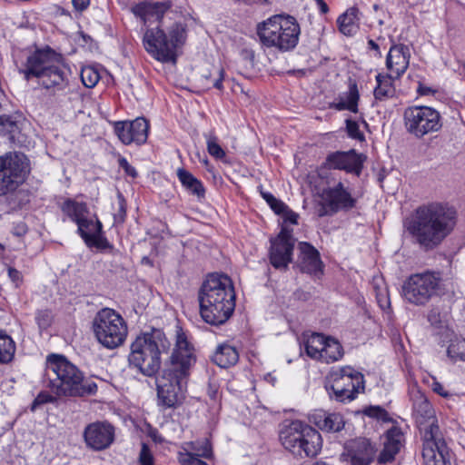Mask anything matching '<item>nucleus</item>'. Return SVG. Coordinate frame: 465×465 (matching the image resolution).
Here are the masks:
<instances>
[{
  "label": "nucleus",
  "instance_id": "nucleus-16",
  "mask_svg": "<svg viewBox=\"0 0 465 465\" xmlns=\"http://www.w3.org/2000/svg\"><path fill=\"white\" fill-rule=\"evenodd\" d=\"M367 157L355 149L335 151L327 154L321 169L344 171L360 176Z\"/></svg>",
  "mask_w": 465,
  "mask_h": 465
},
{
  "label": "nucleus",
  "instance_id": "nucleus-49",
  "mask_svg": "<svg viewBox=\"0 0 465 465\" xmlns=\"http://www.w3.org/2000/svg\"><path fill=\"white\" fill-rule=\"evenodd\" d=\"M56 395L51 394L49 391H41L37 396L35 398L31 404V411H35L38 407L46 404V403H55L57 401Z\"/></svg>",
  "mask_w": 465,
  "mask_h": 465
},
{
  "label": "nucleus",
  "instance_id": "nucleus-59",
  "mask_svg": "<svg viewBox=\"0 0 465 465\" xmlns=\"http://www.w3.org/2000/svg\"><path fill=\"white\" fill-rule=\"evenodd\" d=\"M437 93L436 89L430 86H427L421 82H419L417 87V94L420 96L434 95Z\"/></svg>",
  "mask_w": 465,
  "mask_h": 465
},
{
  "label": "nucleus",
  "instance_id": "nucleus-18",
  "mask_svg": "<svg viewBox=\"0 0 465 465\" xmlns=\"http://www.w3.org/2000/svg\"><path fill=\"white\" fill-rule=\"evenodd\" d=\"M394 422L396 424L388 429L381 437V449L377 454L379 465L392 464L405 447V433L401 427L396 421Z\"/></svg>",
  "mask_w": 465,
  "mask_h": 465
},
{
  "label": "nucleus",
  "instance_id": "nucleus-5",
  "mask_svg": "<svg viewBox=\"0 0 465 465\" xmlns=\"http://www.w3.org/2000/svg\"><path fill=\"white\" fill-rule=\"evenodd\" d=\"M203 320L214 326L225 323L235 309V292L232 279L224 273H210L198 294Z\"/></svg>",
  "mask_w": 465,
  "mask_h": 465
},
{
  "label": "nucleus",
  "instance_id": "nucleus-4",
  "mask_svg": "<svg viewBox=\"0 0 465 465\" xmlns=\"http://www.w3.org/2000/svg\"><path fill=\"white\" fill-rule=\"evenodd\" d=\"M44 377L45 387L58 397H85L98 391L97 384L85 380L84 372L62 354L47 355Z\"/></svg>",
  "mask_w": 465,
  "mask_h": 465
},
{
  "label": "nucleus",
  "instance_id": "nucleus-56",
  "mask_svg": "<svg viewBox=\"0 0 465 465\" xmlns=\"http://www.w3.org/2000/svg\"><path fill=\"white\" fill-rule=\"evenodd\" d=\"M430 387L434 393L441 396L442 398L449 399L451 397V393L446 390L436 378H432V383Z\"/></svg>",
  "mask_w": 465,
  "mask_h": 465
},
{
  "label": "nucleus",
  "instance_id": "nucleus-64",
  "mask_svg": "<svg viewBox=\"0 0 465 465\" xmlns=\"http://www.w3.org/2000/svg\"><path fill=\"white\" fill-rule=\"evenodd\" d=\"M143 262H145V263H151V262H150V261H149V259H148V258H146V257H144V258L143 259Z\"/></svg>",
  "mask_w": 465,
  "mask_h": 465
},
{
  "label": "nucleus",
  "instance_id": "nucleus-2",
  "mask_svg": "<svg viewBox=\"0 0 465 465\" xmlns=\"http://www.w3.org/2000/svg\"><path fill=\"white\" fill-rule=\"evenodd\" d=\"M196 362L193 345L183 331H178L173 350L170 365L163 371L157 383V405L163 410L176 409L186 396L191 370Z\"/></svg>",
  "mask_w": 465,
  "mask_h": 465
},
{
  "label": "nucleus",
  "instance_id": "nucleus-58",
  "mask_svg": "<svg viewBox=\"0 0 465 465\" xmlns=\"http://www.w3.org/2000/svg\"><path fill=\"white\" fill-rule=\"evenodd\" d=\"M15 126V123L12 120L11 116L6 114L0 115V127H4L7 132H12Z\"/></svg>",
  "mask_w": 465,
  "mask_h": 465
},
{
  "label": "nucleus",
  "instance_id": "nucleus-34",
  "mask_svg": "<svg viewBox=\"0 0 465 465\" xmlns=\"http://www.w3.org/2000/svg\"><path fill=\"white\" fill-rule=\"evenodd\" d=\"M343 355L344 351L341 343L337 339L327 336L320 361L325 363H332L340 361Z\"/></svg>",
  "mask_w": 465,
  "mask_h": 465
},
{
  "label": "nucleus",
  "instance_id": "nucleus-45",
  "mask_svg": "<svg viewBox=\"0 0 465 465\" xmlns=\"http://www.w3.org/2000/svg\"><path fill=\"white\" fill-rule=\"evenodd\" d=\"M345 131L349 138L359 141L361 143L365 141V135L360 130V125L357 121L351 118L346 119Z\"/></svg>",
  "mask_w": 465,
  "mask_h": 465
},
{
  "label": "nucleus",
  "instance_id": "nucleus-3",
  "mask_svg": "<svg viewBox=\"0 0 465 465\" xmlns=\"http://www.w3.org/2000/svg\"><path fill=\"white\" fill-rule=\"evenodd\" d=\"M457 212L447 203L431 202L418 206L403 221L408 233L425 250H433L453 232Z\"/></svg>",
  "mask_w": 465,
  "mask_h": 465
},
{
  "label": "nucleus",
  "instance_id": "nucleus-23",
  "mask_svg": "<svg viewBox=\"0 0 465 465\" xmlns=\"http://www.w3.org/2000/svg\"><path fill=\"white\" fill-rule=\"evenodd\" d=\"M298 249L300 271L315 278H321L325 266L320 252L309 242H300Z\"/></svg>",
  "mask_w": 465,
  "mask_h": 465
},
{
  "label": "nucleus",
  "instance_id": "nucleus-13",
  "mask_svg": "<svg viewBox=\"0 0 465 465\" xmlns=\"http://www.w3.org/2000/svg\"><path fill=\"white\" fill-rule=\"evenodd\" d=\"M440 283V276L433 272L411 274L402 285L403 296L410 303L423 306L437 294Z\"/></svg>",
  "mask_w": 465,
  "mask_h": 465
},
{
  "label": "nucleus",
  "instance_id": "nucleus-52",
  "mask_svg": "<svg viewBox=\"0 0 465 465\" xmlns=\"http://www.w3.org/2000/svg\"><path fill=\"white\" fill-rule=\"evenodd\" d=\"M272 240L283 243H292L293 245L295 243V239L292 236V229L286 226H282L277 236Z\"/></svg>",
  "mask_w": 465,
  "mask_h": 465
},
{
  "label": "nucleus",
  "instance_id": "nucleus-19",
  "mask_svg": "<svg viewBox=\"0 0 465 465\" xmlns=\"http://www.w3.org/2000/svg\"><path fill=\"white\" fill-rule=\"evenodd\" d=\"M62 54L50 46L38 48L28 55L25 68L20 72L26 81L32 78L38 79L52 64L62 61Z\"/></svg>",
  "mask_w": 465,
  "mask_h": 465
},
{
  "label": "nucleus",
  "instance_id": "nucleus-29",
  "mask_svg": "<svg viewBox=\"0 0 465 465\" xmlns=\"http://www.w3.org/2000/svg\"><path fill=\"white\" fill-rule=\"evenodd\" d=\"M339 32L347 36L352 37L357 35L361 25V12L357 6L349 7L337 18Z\"/></svg>",
  "mask_w": 465,
  "mask_h": 465
},
{
  "label": "nucleus",
  "instance_id": "nucleus-43",
  "mask_svg": "<svg viewBox=\"0 0 465 465\" xmlns=\"http://www.w3.org/2000/svg\"><path fill=\"white\" fill-rule=\"evenodd\" d=\"M363 413L369 418L375 419L382 422L394 421L390 413L381 406H369L364 409Z\"/></svg>",
  "mask_w": 465,
  "mask_h": 465
},
{
  "label": "nucleus",
  "instance_id": "nucleus-41",
  "mask_svg": "<svg viewBox=\"0 0 465 465\" xmlns=\"http://www.w3.org/2000/svg\"><path fill=\"white\" fill-rule=\"evenodd\" d=\"M54 319V313L50 309L37 310L35 314V323L41 332L47 331L52 326Z\"/></svg>",
  "mask_w": 465,
  "mask_h": 465
},
{
  "label": "nucleus",
  "instance_id": "nucleus-36",
  "mask_svg": "<svg viewBox=\"0 0 465 465\" xmlns=\"http://www.w3.org/2000/svg\"><path fill=\"white\" fill-rule=\"evenodd\" d=\"M326 338L327 336L319 332H313L308 336L304 343L306 354L313 360L320 361L322 356Z\"/></svg>",
  "mask_w": 465,
  "mask_h": 465
},
{
  "label": "nucleus",
  "instance_id": "nucleus-38",
  "mask_svg": "<svg viewBox=\"0 0 465 465\" xmlns=\"http://www.w3.org/2000/svg\"><path fill=\"white\" fill-rule=\"evenodd\" d=\"M16 345L5 330L0 329V364H7L14 359Z\"/></svg>",
  "mask_w": 465,
  "mask_h": 465
},
{
  "label": "nucleus",
  "instance_id": "nucleus-10",
  "mask_svg": "<svg viewBox=\"0 0 465 465\" xmlns=\"http://www.w3.org/2000/svg\"><path fill=\"white\" fill-rule=\"evenodd\" d=\"M93 328L99 343L107 349L121 346L128 334L125 320L111 308H103L96 313Z\"/></svg>",
  "mask_w": 465,
  "mask_h": 465
},
{
  "label": "nucleus",
  "instance_id": "nucleus-55",
  "mask_svg": "<svg viewBox=\"0 0 465 465\" xmlns=\"http://www.w3.org/2000/svg\"><path fill=\"white\" fill-rule=\"evenodd\" d=\"M186 190L198 197V199L204 198L205 196V188L201 180L197 179L195 183H193L192 185L186 188Z\"/></svg>",
  "mask_w": 465,
  "mask_h": 465
},
{
  "label": "nucleus",
  "instance_id": "nucleus-63",
  "mask_svg": "<svg viewBox=\"0 0 465 465\" xmlns=\"http://www.w3.org/2000/svg\"><path fill=\"white\" fill-rule=\"evenodd\" d=\"M316 4L321 14L325 15L330 11L327 3L324 0H316Z\"/></svg>",
  "mask_w": 465,
  "mask_h": 465
},
{
  "label": "nucleus",
  "instance_id": "nucleus-27",
  "mask_svg": "<svg viewBox=\"0 0 465 465\" xmlns=\"http://www.w3.org/2000/svg\"><path fill=\"white\" fill-rule=\"evenodd\" d=\"M309 420L319 430L327 433L340 432L345 427V420L341 413L324 410L313 411L309 415Z\"/></svg>",
  "mask_w": 465,
  "mask_h": 465
},
{
  "label": "nucleus",
  "instance_id": "nucleus-8",
  "mask_svg": "<svg viewBox=\"0 0 465 465\" xmlns=\"http://www.w3.org/2000/svg\"><path fill=\"white\" fill-rule=\"evenodd\" d=\"M282 447L296 459L316 457L322 447V438L312 426L300 420H293L283 426L279 433Z\"/></svg>",
  "mask_w": 465,
  "mask_h": 465
},
{
  "label": "nucleus",
  "instance_id": "nucleus-7",
  "mask_svg": "<svg viewBox=\"0 0 465 465\" xmlns=\"http://www.w3.org/2000/svg\"><path fill=\"white\" fill-rule=\"evenodd\" d=\"M165 336L160 331L153 329L149 332H142L131 343L128 361L130 366L147 377L158 373L162 365L161 347H164Z\"/></svg>",
  "mask_w": 465,
  "mask_h": 465
},
{
  "label": "nucleus",
  "instance_id": "nucleus-28",
  "mask_svg": "<svg viewBox=\"0 0 465 465\" xmlns=\"http://www.w3.org/2000/svg\"><path fill=\"white\" fill-rule=\"evenodd\" d=\"M268 258L270 264L276 270H286L292 262L294 246L292 243H283L274 240L270 241Z\"/></svg>",
  "mask_w": 465,
  "mask_h": 465
},
{
  "label": "nucleus",
  "instance_id": "nucleus-40",
  "mask_svg": "<svg viewBox=\"0 0 465 465\" xmlns=\"http://www.w3.org/2000/svg\"><path fill=\"white\" fill-rule=\"evenodd\" d=\"M117 207L113 213L114 225H122L127 218V201L120 191L116 194Z\"/></svg>",
  "mask_w": 465,
  "mask_h": 465
},
{
  "label": "nucleus",
  "instance_id": "nucleus-20",
  "mask_svg": "<svg viewBox=\"0 0 465 465\" xmlns=\"http://www.w3.org/2000/svg\"><path fill=\"white\" fill-rule=\"evenodd\" d=\"M83 437L88 448L95 451L104 450L114 441L115 428L107 420L94 421L84 428Z\"/></svg>",
  "mask_w": 465,
  "mask_h": 465
},
{
  "label": "nucleus",
  "instance_id": "nucleus-62",
  "mask_svg": "<svg viewBox=\"0 0 465 465\" xmlns=\"http://www.w3.org/2000/svg\"><path fill=\"white\" fill-rule=\"evenodd\" d=\"M8 276L11 279V281L14 282L22 281L21 272L14 267L8 268Z\"/></svg>",
  "mask_w": 465,
  "mask_h": 465
},
{
  "label": "nucleus",
  "instance_id": "nucleus-22",
  "mask_svg": "<svg viewBox=\"0 0 465 465\" xmlns=\"http://www.w3.org/2000/svg\"><path fill=\"white\" fill-rule=\"evenodd\" d=\"M412 415L420 430L421 438L431 429L433 435L441 433L435 410L430 401L423 394L418 396L412 406Z\"/></svg>",
  "mask_w": 465,
  "mask_h": 465
},
{
  "label": "nucleus",
  "instance_id": "nucleus-53",
  "mask_svg": "<svg viewBox=\"0 0 465 465\" xmlns=\"http://www.w3.org/2000/svg\"><path fill=\"white\" fill-rule=\"evenodd\" d=\"M117 162L119 166L124 170V173L127 176H130L134 179H135L138 176L136 169L129 163L128 160L125 157L120 155L117 159Z\"/></svg>",
  "mask_w": 465,
  "mask_h": 465
},
{
  "label": "nucleus",
  "instance_id": "nucleus-15",
  "mask_svg": "<svg viewBox=\"0 0 465 465\" xmlns=\"http://www.w3.org/2000/svg\"><path fill=\"white\" fill-rule=\"evenodd\" d=\"M112 125L114 134L124 145L134 143L141 146L147 142L150 123L143 116L132 121H115Z\"/></svg>",
  "mask_w": 465,
  "mask_h": 465
},
{
  "label": "nucleus",
  "instance_id": "nucleus-57",
  "mask_svg": "<svg viewBox=\"0 0 465 465\" xmlns=\"http://www.w3.org/2000/svg\"><path fill=\"white\" fill-rule=\"evenodd\" d=\"M280 215L282 216L284 223H289L293 225L298 224L299 215L290 209L289 206H287L286 211L282 212Z\"/></svg>",
  "mask_w": 465,
  "mask_h": 465
},
{
  "label": "nucleus",
  "instance_id": "nucleus-12",
  "mask_svg": "<svg viewBox=\"0 0 465 465\" xmlns=\"http://www.w3.org/2000/svg\"><path fill=\"white\" fill-rule=\"evenodd\" d=\"M406 131L417 139L437 133L442 128V117L438 110L428 105H411L403 113Z\"/></svg>",
  "mask_w": 465,
  "mask_h": 465
},
{
  "label": "nucleus",
  "instance_id": "nucleus-31",
  "mask_svg": "<svg viewBox=\"0 0 465 465\" xmlns=\"http://www.w3.org/2000/svg\"><path fill=\"white\" fill-rule=\"evenodd\" d=\"M400 78L394 77V74L388 73H378L375 76L376 85L373 90L374 99L378 102H385L394 97L396 93L395 81Z\"/></svg>",
  "mask_w": 465,
  "mask_h": 465
},
{
  "label": "nucleus",
  "instance_id": "nucleus-21",
  "mask_svg": "<svg viewBox=\"0 0 465 465\" xmlns=\"http://www.w3.org/2000/svg\"><path fill=\"white\" fill-rule=\"evenodd\" d=\"M341 458L349 465H371L377 460V449L370 439L356 438L345 445Z\"/></svg>",
  "mask_w": 465,
  "mask_h": 465
},
{
  "label": "nucleus",
  "instance_id": "nucleus-11",
  "mask_svg": "<svg viewBox=\"0 0 465 465\" xmlns=\"http://www.w3.org/2000/svg\"><path fill=\"white\" fill-rule=\"evenodd\" d=\"M30 171V161L23 153L8 152L0 156V196L15 192Z\"/></svg>",
  "mask_w": 465,
  "mask_h": 465
},
{
  "label": "nucleus",
  "instance_id": "nucleus-6",
  "mask_svg": "<svg viewBox=\"0 0 465 465\" xmlns=\"http://www.w3.org/2000/svg\"><path fill=\"white\" fill-rule=\"evenodd\" d=\"M256 32L263 46L285 53L297 46L301 28L293 16L275 15L259 23Z\"/></svg>",
  "mask_w": 465,
  "mask_h": 465
},
{
  "label": "nucleus",
  "instance_id": "nucleus-48",
  "mask_svg": "<svg viewBox=\"0 0 465 465\" xmlns=\"http://www.w3.org/2000/svg\"><path fill=\"white\" fill-rule=\"evenodd\" d=\"M137 465H155V458L150 446L143 442L137 458Z\"/></svg>",
  "mask_w": 465,
  "mask_h": 465
},
{
  "label": "nucleus",
  "instance_id": "nucleus-17",
  "mask_svg": "<svg viewBox=\"0 0 465 465\" xmlns=\"http://www.w3.org/2000/svg\"><path fill=\"white\" fill-rule=\"evenodd\" d=\"M424 465H451V454L441 433L433 435L430 429L421 438Z\"/></svg>",
  "mask_w": 465,
  "mask_h": 465
},
{
  "label": "nucleus",
  "instance_id": "nucleus-35",
  "mask_svg": "<svg viewBox=\"0 0 465 465\" xmlns=\"http://www.w3.org/2000/svg\"><path fill=\"white\" fill-rule=\"evenodd\" d=\"M225 75V69L220 64L213 65L202 77L205 81L207 89L214 88L218 90L220 94H223L224 92L223 81Z\"/></svg>",
  "mask_w": 465,
  "mask_h": 465
},
{
  "label": "nucleus",
  "instance_id": "nucleus-42",
  "mask_svg": "<svg viewBox=\"0 0 465 465\" xmlns=\"http://www.w3.org/2000/svg\"><path fill=\"white\" fill-rule=\"evenodd\" d=\"M80 76L83 84L87 88L94 87L101 78L98 70L90 65L82 68Z\"/></svg>",
  "mask_w": 465,
  "mask_h": 465
},
{
  "label": "nucleus",
  "instance_id": "nucleus-32",
  "mask_svg": "<svg viewBox=\"0 0 465 465\" xmlns=\"http://www.w3.org/2000/svg\"><path fill=\"white\" fill-rule=\"evenodd\" d=\"M239 359L240 355L237 348L228 342L219 344L212 357L213 362L223 369L236 365Z\"/></svg>",
  "mask_w": 465,
  "mask_h": 465
},
{
  "label": "nucleus",
  "instance_id": "nucleus-39",
  "mask_svg": "<svg viewBox=\"0 0 465 465\" xmlns=\"http://www.w3.org/2000/svg\"><path fill=\"white\" fill-rule=\"evenodd\" d=\"M447 355L453 361H465V339L454 335L450 340Z\"/></svg>",
  "mask_w": 465,
  "mask_h": 465
},
{
  "label": "nucleus",
  "instance_id": "nucleus-51",
  "mask_svg": "<svg viewBox=\"0 0 465 465\" xmlns=\"http://www.w3.org/2000/svg\"><path fill=\"white\" fill-rule=\"evenodd\" d=\"M177 177L185 189L192 185L193 183H195V181L197 178L193 175L189 171L185 170L184 168H178L176 172Z\"/></svg>",
  "mask_w": 465,
  "mask_h": 465
},
{
  "label": "nucleus",
  "instance_id": "nucleus-47",
  "mask_svg": "<svg viewBox=\"0 0 465 465\" xmlns=\"http://www.w3.org/2000/svg\"><path fill=\"white\" fill-rule=\"evenodd\" d=\"M207 151L209 154L216 160H223L226 156L225 151L218 143L216 136H211L207 139Z\"/></svg>",
  "mask_w": 465,
  "mask_h": 465
},
{
  "label": "nucleus",
  "instance_id": "nucleus-61",
  "mask_svg": "<svg viewBox=\"0 0 465 465\" xmlns=\"http://www.w3.org/2000/svg\"><path fill=\"white\" fill-rule=\"evenodd\" d=\"M335 213H332V211H331V207H329L327 203L325 201H322V203H321V207L318 210V216L324 217L328 215H333Z\"/></svg>",
  "mask_w": 465,
  "mask_h": 465
},
{
  "label": "nucleus",
  "instance_id": "nucleus-50",
  "mask_svg": "<svg viewBox=\"0 0 465 465\" xmlns=\"http://www.w3.org/2000/svg\"><path fill=\"white\" fill-rule=\"evenodd\" d=\"M180 465H207V463L193 452L180 453Z\"/></svg>",
  "mask_w": 465,
  "mask_h": 465
},
{
  "label": "nucleus",
  "instance_id": "nucleus-30",
  "mask_svg": "<svg viewBox=\"0 0 465 465\" xmlns=\"http://www.w3.org/2000/svg\"><path fill=\"white\" fill-rule=\"evenodd\" d=\"M360 93L355 82L350 83L348 90L340 94L337 101L329 104L330 109L336 111H350L357 114L359 112Z\"/></svg>",
  "mask_w": 465,
  "mask_h": 465
},
{
  "label": "nucleus",
  "instance_id": "nucleus-46",
  "mask_svg": "<svg viewBox=\"0 0 465 465\" xmlns=\"http://www.w3.org/2000/svg\"><path fill=\"white\" fill-rule=\"evenodd\" d=\"M193 449L196 451L195 454L199 455V458H204L207 460H212L213 458V444L207 438L201 442H195Z\"/></svg>",
  "mask_w": 465,
  "mask_h": 465
},
{
  "label": "nucleus",
  "instance_id": "nucleus-60",
  "mask_svg": "<svg viewBox=\"0 0 465 465\" xmlns=\"http://www.w3.org/2000/svg\"><path fill=\"white\" fill-rule=\"evenodd\" d=\"M74 8L78 12L86 10L90 5V0H72Z\"/></svg>",
  "mask_w": 465,
  "mask_h": 465
},
{
  "label": "nucleus",
  "instance_id": "nucleus-24",
  "mask_svg": "<svg viewBox=\"0 0 465 465\" xmlns=\"http://www.w3.org/2000/svg\"><path fill=\"white\" fill-rule=\"evenodd\" d=\"M321 197L331 207L332 213L351 210L357 203V200L341 182L337 183L332 187L324 188Z\"/></svg>",
  "mask_w": 465,
  "mask_h": 465
},
{
  "label": "nucleus",
  "instance_id": "nucleus-25",
  "mask_svg": "<svg viewBox=\"0 0 465 465\" xmlns=\"http://www.w3.org/2000/svg\"><path fill=\"white\" fill-rule=\"evenodd\" d=\"M69 72L61 61L56 62L39 76L38 84L53 94L64 92L69 85Z\"/></svg>",
  "mask_w": 465,
  "mask_h": 465
},
{
  "label": "nucleus",
  "instance_id": "nucleus-26",
  "mask_svg": "<svg viewBox=\"0 0 465 465\" xmlns=\"http://www.w3.org/2000/svg\"><path fill=\"white\" fill-rule=\"evenodd\" d=\"M391 45L385 58V66L388 72L396 78H401L409 68L411 61L410 47L401 43H395L391 39Z\"/></svg>",
  "mask_w": 465,
  "mask_h": 465
},
{
  "label": "nucleus",
  "instance_id": "nucleus-54",
  "mask_svg": "<svg viewBox=\"0 0 465 465\" xmlns=\"http://www.w3.org/2000/svg\"><path fill=\"white\" fill-rule=\"evenodd\" d=\"M366 52L371 57L377 59H381L382 57L380 45L372 38L367 39Z\"/></svg>",
  "mask_w": 465,
  "mask_h": 465
},
{
  "label": "nucleus",
  "instance_id": "nucleus-14",
  "mask_svg": "<svg viewBox=\"0 0 465 465\" xmlns=\"http://www.w3.org/2000/svg\"><path fill=\"white\" fill-rule=\"evenodd\" d=\"M76 225L78 235L88 248H95L101 252H114V246L107 239L103 223L96 214L94 217L84 216Z\"/></svg>",
  "mask_w": 465,
  "mask_h": 465
},
{
  "label": "nucleus",
  "instance_id": "nucleus-9",
  "mask_svg": "<svg viewBox=\"0 0 465 465\" xmlns=\"http://www.w3.org/2000/svg\"><path fill=\"white\" fill-rule=\"evenodd\" d=\"M326 381L325 388L330 398L341 403L354 401L365 389L364 375L350 365L331 371Z\"/></svg>",
  "mask_w": 465,
  "mask_h": 465
},
{
  "label": "nucleus",
  "instance_id": "nucleus-37",
  "mask_svg": "<svg viewBox=\"0 0 465 465\" xmlns=\"http://www.w3.org/2000/svg\"><path fill=\"white\" fill-rule=\"evenodd\" d=\"M372 286L379 307L383 312L391 313V304L390 293L385 282H383L382 279L373 278Z\"/></svg>",
  "mask_w": 465,
  "mask_h": 465
},
{
  "label": "nucleus",
  "instance_id": "nucleus-44",
  "mask_svg": "<svg viewBox=\"0 0 465 465\" xmlns=\"http://www.w3.org/2000/svg\"><path fill=\"white\" fill-rule=\"evenodd\" d=\"M261 196L275 214L280 215L282 212L286 211L288 205L276 198L272 193L261 191Z\"/></svg>",
  "mask_w": 465,
  "mask_h": 465
},
{
  "label": "nucleus",
  "instance_id": "nucleus-33",
  "mask_svg": "<svg viewBox=\"0 0 465 465\" xmlns=\"http://www.w3.org/2000/svg\"><path fill=\"white\" fill-rule=\"evenodd\" d=\"M60 210L69 221L75 224L90 214V209L85 202H78L72 198H66L60 204Z\"/></svg>",
  "mask_w": 465,
  "mask_h": 465
},
{
  "label": "nucleus",
  "instance_id": "nucleus-1",
  "mask_svg": "<svg viewBox=\"0 0 465 465\" xmlns=\"http://www.w3.org/2000/svg\"><path fill=\"white\" fill-rule=\"evenodd\" d=\"M168 2L142 1L131 7L132 14L145 26L142 43L146 53L155 61L175 63L177 51L187 40L186 25L174 22L165 31L161 26L165 13L170 9Z\"/></svg>",
  "mask_w": 465,
  "mask_h": 465
}]
</instances>
